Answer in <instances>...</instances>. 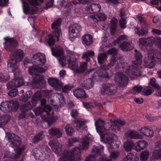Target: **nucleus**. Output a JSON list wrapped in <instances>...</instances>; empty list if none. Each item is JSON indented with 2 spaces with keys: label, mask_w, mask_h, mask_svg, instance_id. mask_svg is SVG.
Segmentation results:
<instances>
[{
  "label": "nucleus",
  "mask_w": 161,
  "mask_h": 161,
  "mask_svg": "<svg viewBox=\"0 0 161 161\" xmlns=\"http://www.w3.org/2000/svg\"><path fill=\"white\" fill-rule=\"evenodd\" d=\"M59 62L62 66H64L68 64L71 69L79 74L83 73L87 69V62H81L78 67L77 58L72 56L61 57L59 59Z\"/></svg>",
  "instance_id": "f257e3e1"
},
{
  "label": "nucleus",
  "mask_w": 161,
  "mask_h": 161,
  "mask_svg": "<svg viewBox=\"0 0 161 161\" xmlns=\"http://www.w3.org/2000/svg\"><path fill=\"white\" fill-rule=\"evenodd\" d=\"M13 58L9 60L7 66V70L9 72H13L15 75L21 74V72L18 68V62L22 60L24 57V52L21 49H17L12 54Z\"/></svg>",
  "instance_id": "f03ea898"
},
{
  "label": "nucleus",
  "mask_w": 161,
  "mask_h": 161,
  "mask_svg": "<svg viewBox=\"0 0 161 161\" xmlns=\"http://www.w3.org/2000/svg\"><path fill=\"white\" fill-rule=\"evenodd\" d=\"M61 22V19L59 18L55 20L51 25V27L53 33L52 34H50L48 36V40L46 44L47 46L51 47L54 45L55 41H59V37L61 33L60 27Z\"/></svg>",
  "instance_id": "7ed1b4c3"
},
{
  "label": "nucleus",
  "mask_w": 161,
  "mask_h": 161,
  "mask_svg": "<svg viewBox=\"0 0 161 161\" xmlns=\"http://www.w3.org/2000/svg\"><path fill=\"white\" fill-rule=\"evenodd\" d=\"M14 79L8 82L7 84L8 89L10 90L8 92V95L10 97H13L16 96L18 94V90L16 87H18L23 86L24 84L23 78L21 74L15 75L14 73Z\"/></svg>",
  "instance_id": "20e7f679"
},
{
  "label": "nucleus",
  "mask_w": 161,
  "mask_h": 161,
  "mask_svg": "<svg viewBox=\"0 0 161 161\" xmlns=\"http://www.w3.org/2000/svg\"><path fill=\"white\" fill-rule=\"evenodd\" d=\"M37 65H33L28 68L29 73L31 75H34L31 82V85L34 86V88H38L43 87L45 86L44 77L43 75L36 74L37 73Z\"/></svg>",
  "instance_id": "39448f33"
},
{
  "label": "nucleus",
  "mask_w": 161,
  "mask_h": 161,
  "mask_svg": "<svg viewBox=\"0 0 161 161\" xmlns=\"http://www.w3.org/2000/svg\"><path fill=\"white\" fill-rule=\"evenodd\" d=\"M107 57L105 53H99L97 57L98 63L100 65V72L98 75L105 78H109L111 76L110 71L109 70V66L104 63L106 60Z\"/></svg>",
  "instance_id": "423d86ee"
},
{
  "label": "nucleus",
  "mask_w": 161,
  "mask_h": 161,
  "mask_svg": "<svg viewBox=\"0 0 161 161\" xmlns=\"http://www.w3.org/2000/svg\"><path fill=\"white\" fill-rule=\"evenodd\" d=\"M50 151V148L45 146L34 148L32 153L35 159L42 161L49 158V155L48 152Z\"/></svg>",
  "instance_id": "0eeeda50"
},
{
  "label": "nucleus",
  "mask_w": 161,
  "mask_h": 161,
  "mask_svg": "<svg viewBox=\"0 0 161 161\" xmlns=\"http://www.w3.org/2000/svg\"><path fill=\"white\" fill-rule=\"evenodd\" d=\"M19 106L18 103L12 100L6 101L2 102L0 105V109L3 112H15L17 111Z\"/></svg>",
  "instance_id": "6e6552de"
},
{
  "label": "nucleus",
  "mask_w": 161,
  "mask_h": 161,
  "mask_svg": "<svg viewBox=\"0 0 161 161\" xmlns=\"http://www.w3.org/2000/svg\"><path fill=\"white\" fill-rule=\"evenodd\" d=\"M6 137L8 140L9 146L13 148L22 146L21 139L20 137L11 132H7Z\"/></svg>",
  "instance_id": "1a4fd4ad"
},
{
  "label": "nucleus",
  "mask_w": 161,
  "mask_h": 161,
  "mask_svg": "<svg viewBox=\"0 0 161 161\" xmlns=\"http://www.w3.org/2000/svg\"><path fill=\"white\" fill-rule=\"evenodd\" d=\"M80 3L86 4L85 10L89 13H96L98 12L101 9V7L99 4L96 3H91L90 0H78Z\"/></svg>",
  "instance_id": "9d476101"
},
{
  "label": "nucleus",
  "mask_w": 161,
  "mask_h": 161,
  "mask_svg": "<svg viewBox=\"0 0 161 161\" xmlns=\"http://www.w3.org/2000/svg\"><path fill=\"white\" fill-rule=\"evenodd\" d=\"M92 136L88 134L86 136L83 137L82 142L80 144V147H75L73 148V154L75 155L78 156V157L80 154V149L86 150L88 149L89 146V142L91 140Z\"/></svg>",
  "instance_id": "9b49d317"
},
{
  "label": "nucleus",
  "mask_w": 161,
  "mask_h": 161,
  "mask_svg": "<svg viewBox=\"0 0 161 161\" xmlns=\"http://www.w3.org/2000/svg\"><path fill=\"white\" fill-rule=\"evenodd\" d=\"M137 18L142 25L141 27H138L136 28V32L139 36H144L147 35L148 33V29L145 18L140 14L137 15Z\"/></svg>",
  "instance_id": "f8f14e48"
},
{
  "label": "nucleus",
  "mask_w": 161,
  "mask_h": 161,
  "mask_svg": "<svg viewBox=\"0 0 161 161\" xmlns=\"http://www.w3.org/2000/svg\"><path fill=\"white\" fill-rule=\"evenodd\" d=\"M4 39L5 41L3 43V45L5 50L9 52H12L14 51L18 44L16 40L13 38L8 36L5 37Z\"/></svg>",
  "instance_id": "ddd939ff"
},
{
  "label": "nucleus",
  "mask_w": 161,
  "mask_h": 161,
  "mask_svg": "<svg viewBox=\"0 0 161 161\" xmlns=\"http://www.w3.org/2000/svg\"><path fill=\"white\" fill-rule=\"evenodd\" d=\"M116 89L115 85L113 83H103L101 88V93L103 95L109 96L115 93Z\"/></svg>",
  "instance_id": "4468645a"
},
{
  "label": "nucleus",
  "mask_w": 161,
  "mask_h": 161,
  "mask_svg": "<svg viewBox=\"0 0 161 161\" xmlns=\"http://www.w3.org/2000/svg\"><path fill=\"white\" fill-rule=\"evenodd\" d=\"M155 37L151 36L147 38H141L139 40V46L141 49L145 51L148 47H152L154 42Z\"/></svg>",
  "instance_id": "2eb2a0df"
},
{
  "label": "nucleus",
  "mask_w": 161,
  "mask_h": 161,
  "mask_svg": "<svg viewBox=\"0 0 161 161\" xmlns=\"http://www.w3.org/2000/svg\"><path fill=\"white\" fill-rule=\"evenodd\" d=\"M26 146L25 145H22L21 147H18L17 148H14V153H11L8 151H4L3 157L4 158H9L13 159H16L19 158L22 152L24 151L25 149Z\"/></svg>",
  "instance_id": "dca6fc26"
},
{
  "label": "nucleus",
  "mask_w": 161,
  "mask_h": 161,
  "mask_svg": "<svg viewBox=\"0 0 161 161\" xmlns=\"http://www.w3.org/2000/svg\"><path fill=\"white\" fill-rule=\"evenodd\" d=\"M100 136L101 138L104 140L106 143L110 144L114 140L118 139L116 135L112 132L106 133V131H97Z\"/></svg>",
  "instance_id": "f3484780"
},
{
  "label": "nucleus",
  "mask_w": 161,
  "mask_h": 161,
  "mask_svg": "<svg viewBox=\"0 0 161 161\" xmlns=\"http://www.w3.org/2000/svg\"><path fill=\"white\" fill-rule=\"evenodd\" d=\"M31 60L34 65L43 66L45 63L46 58L44 54L39 53L33 55Z\"/></svg>",
  "instance_id": "a211bd4d"
},
{
  "label": "nucleus",
  "mask_w": 161,
  "mask_h": 161,
  "mask_svg": "<svg viewBox=\"0 0 161 161\" xmlns=\"http://www.w3.org/2000/svg\"><path fill=\"white\" fill-rule=\"evenodd\" d=\"M69 36L70 38H76L80 35L81 27L77 23L73 24L69 27Z\"/></svg>",
  "instance_id": "6ab92c4d"
},
{
  "label": "nucleus",
  "mask_w": 161,
  "mask_h": 161,
  "mask_svg": "<svg viewBox=\"0 0 161 161\" xmlns=\"http://www.w3.org/2000/svg\"><path fill=\"white\" fill-rule=\"evenodd\" d=\"M114 80L119 86L125 87L127 85L129 79L127 76L122 73L118 72L115 75Z\"/></svg>",
  "instance_id": "aec40b11"
},
{
  "label": "nucleus",
  "mask_w": 161,
  "mask_h": 161,
  "mask_svg": "<svg viewBox=\"0 0 161 161\" xmlns=\"http://www.w3.org/2000/svg\"><path fill=\"white\" fill-rule=\"evenodd\" d=\"M103 147L102 146H94L92 149V152L93 154L87 157L85 161H95L96 157L100 155L103 152Z\"/></svg>",
  "instance_id": "412c9836"
},
{
  "label": "nucleus",
  "mask_w": 161,
  "mask_h": 161,
  "mask_svg": "<svg viewBox=\"0 0 161 161\" xmlns=\"http://www.w3.org/2000/svg\"><path fill=\"white\" fill-rule=\"evenodd\" d=\"M125 73L131 78H135L139 77L141 75L142 72L137 67L131 65L128 67Z\"/></svg>",
  "instance_id": "4be33fe9"
},
{
  "label": "nucleus",
  "mask_w": 161,
  "mask_h": 161,
  "mask_svg": "<svg viewBox=\"0 0 161 161\" xmlns=\"http://www.w3.org/2000/svg\"><path fill=\"white\" fill-rule=\"evenodd\" d=\"M32 108L31 103L30 102L23 104L20 108L21 112L19 114V119H21L27 117V113L28 111L31 110Z\"/></svg>",
  "instance_id": "5701e85b"
},
{
  "label": "nucleus",
  "mask_w": 161,
  "mask_h": 161,
  "mask_svg": "<svg viewBox=\"0 0 161 161\" xmlns=\"http://www.w3.org/2000/svg\"><path fill=\"white\" fill-rule=\"evenodd\" d=\"M49 144L53 150L56 153L60 155L62 151V145L59 143L57 140L50 141Z\"/></svg>",
  "instance_id": "b1692460"
},
{
  "label": "nucleus",
  "mask_w": 161,
  "mask_h": 161,
  "mask_svg": "<svg viewBox=\"0 0 161 161\" xmlns=\"http://www.w3.org/2000/svg\"><path fill=\"white\" fill-rule=\"evenodd\" d=\"M125 123V122L123 120L118 119L116 120L112 125H109L108 131H119L121 126L123 125Z\"/></svg>",
  "instance_id": "393cba45"
},
{
  "label": "nucleus",
  "mask_w": 161,
  "mask_h": 161,
  "mask_svg": "<svg viewBox=\"0 0 161 161\" xmlns=\"http://www.w3.org/2000/svg\"><path fill=\"white\" fill-rule=\"evenodd\" d=\"M75 155L73 154V150L71 153L67 151H64L60 157L59 161H71Z\"/></svg>",
  "instance_id": "a878e982"
},
{
  "label": "nucleus",
  "mask_w": 161,
  "mask_h": 161,
  "mask_svg": "<svg viewBox=\"0 0 161 161\" xmlns=\"http://www.w3.org/2000/svg\"><path fill=\"white\" fill-rule=\"evenodd\" d=\"M74 95L77 98H85L88 97V95L87 94L85 91L81 88H77L73 91Z\"/></svg>",
  "instance_id": "bb28decb"
},
{
  "label": "nucleus",
  "mask_w": 161,
  "mask_h": 161,
  "mask_svg": "<svg viewBox=\"0 0 161 161\" xmlns=\"http://www.w3.org/2000/svg\"><path fill=\"white\" fill-rule=\"evenodd\" d=\"M116 64L115 69L116 70L122 68H124V63L123 62H118L117 61L116 58L114 57L111 59L109 63H108V65L109 66V69L110 67L113 66L114 64Z\"/></svg>",
  "instance_id": "cd10ccee"
},
{
  "label": "nucleus",
  "mask_w": 161,
  "mask_h": 161,
  "mask_svg": "<svg viewBox=\"0 0 161 161\" xmlns=\"http://www.w3.org/2000/svg\"><path fill=\"white\" fill-rule=\"evenodd\" d=\"M95 120V126L96 129V131H108L104 127L105 125V122L104 121L101 119H98V120Z\"/></svg>",
  "instance_id": "c85d7f7f"
},
{
  "label": "nucleus",
  "mask_w": 161,
  "mask_h": 161,
  "mask_svg": "<svg viewBox=\"0 0 161 161\" xmlns=\"http://www.w3.org/2000/svg\"><path fill=\"white\" fill-rule=\"evenodd\" d=\"M23 8L24 12L25 14H33L36 12V10L33 8L31 9L28 3L26 2H23Z\"/></svg>",
  "instance_id": "c756f323"
},
{
  "label": "nucleus",
  "mask_w": 161,
  "mask_h": 161,
  "mask_svg": "<svg viewBox=\"0 0 161 161\" xmlns=\"http://www.w3.org/2000/svg\"><path fill=\"white\" fill-rule=\"evenodd\" d=\"M21 93H23V95L20 97V100L24 102L27 101L31 98L32 95V92L31 91H25V93H24L25 90H21L20 91Z\"/></svg>",
  "instance_id": "7c9ffc66"
},
{
  "label": "nucleus",
  "mask_w": 161,
  "mask_h": 161,
  "mask_svg": "<svg viewBox=\"0 0 161 161\" xmlns=\"http://www.w3.org/2000/svg\"><path fill=\"white\" fill-rule=\"evenodd\" d=\"M51 50L52 55L55 57L61 56L64 54L62 49L60 47L51 48Z\"/></svg>",
  "instance_id": "2f4dec72"
},
{
  "label": "nucleus",
  "mask_w": 161,
  "mask_h": 161,
  "mask_svg": "<svg viewBox=\"0 0 161 161\" xmlns=\"http://www.w3.org/2000/svg\"><path fill=\"white\" fill-rule=\"evenodd\" d=\"M149 58L151 59V62L156 61V59H160V63L161 64V53L158 50L152 51L151 56H149Z\"/></svg>",
  "instance_id": "473e14b6"
},
{
  "label": "nucleus",
  "mask_w": 161,
  "mask_h": 161,
  "mask_svg": "<svg viewBox=\"0 0 161 161\" xmlns=\"http://www.w3.org/2000/svg\"><path fill=\"white\" fill-rule=\"evenodd\" d=\"M42 95L40 92H36L32 96L31 99V106L33 108L35 107L37 103V101L41 98Z\"/></svg>",
  "instance_id": "72a5a7b5"
},
{
  "label": "nucleus",
  "mask_w": 161,
  "mask_h": 161,
  "mask_svg": "<svg viewBox=\"0 0 161 161\" xmlns=\"http://www.w3.org/2000/svg\"><path fill=\"white\" fill-rule=\"evenodd\" d=\"M11 117L8 114H3L0 117V128H3L4 125L10 121ZM4 130V129H3Z\"/></svg>",
  "instance_id": "f704fd0d"
},
{
  "label": "nucleus",
  "mask_w": 161,
  "mask_h": 161,
  "mask_svg": "<svg viewBox=\"0 0 161 161\" xmlns=\"http://www.w3.org/2000/svg\"><path fill=\"white\" fill-rule=\"evenodd\" d=\"M82 42L85 45L88 46L91 45L93 42L92 36L89 34L83 36L82 37Z\"/></svg>",
  "instance_id": "c9c22d12"
},
{
  "label": "nucleus",
  "mask_w": 161,
  "mask_h": 161,
  "mask_svg": "<svg viewBox=\"0 0 161 161\" xmlns=\"http://www.w3.org/2000/svg\"><path fill=\"white\" fill-rule=\"evenodd\" d=\"M135 52L136 60L133 62V64L137 66H138L139 65L141 64L142 55L136 49L135 50Z\"/></svg>",
  "instance_id": "e433bc0d"
},
{
  "label": "nucleus",
  "mask_w": 161,
  "mask_h": 161,
  "mask_svg": "<svg viewBox=\"0 0 161 161\" xmlns=\"http://www.w3.org/2000/svg\"><path fill=\"white\" fill-rule=\"evenodd\" d=\"M125 137L134 139H141L142 136L139 134L137 131H128L125 135Z\"/></svg>",
  "instance_id": "4c0bfd02"
},
{
  "label": "nucleus",
  "mask_w": 161,
  "mask_h": 161,
  "mask_svg": "<svg viewBox=\"0 0 161 161\" xmlns=\"http://www.w3.org/2000/svg\"><path fill=\"white\" fill-rule=\"evenodd\" d=\"M49 84L53 87H57L62 86V84L58 79L55 78H49L48 79Z\"/></svg>",
  "instance_id": "58836bf2"
},
{
  "label": "nucleus",
  "mask_w": 161,
  "mask_h": 161,
  "mask_svg": "<svg viewBox=\"0 0 161 161\" xmlns=\"http://www.w3.org/2000/svg\"><path fill=\"white\" fill-rule=\"evenodd\" d=\"M94 81L91 78H88L86 79L83 83L81 84V86H82L87 89L92 88L94 86Z\"/></svg>",
  "instance_id": "ea45409f"
},
{
  "label": "nucleus",
  "mask_w": 161,
  "mask_h": 161,
  "mask_svg": "<svg viewBox=\"0 0 161 161\" xmlns=\"http://www.w3.org/2000/svg\"><path fill=\"white\" fill-rule=\"evenodd\" d=\"M77 130L82 131H87V127L86 125V123L84 121H80L77 120L76 121V125L75 126Z\"/></svg>",
  "instance_id": "a19ab883"
},
{
  "label": "nucleus",
  "mask_w": 161,
  "mask_h": 161,
  "mask_svg": "<svg viewBox=\"0 0 161 161\" xmlns=\"http://www.w3.org/2000/svg\"><path fill=\"white\" fill-rule=\"evenodd\" d=\"M138 159L136 155L130 153L123 158L122 161H138Z\"/></svg>",
  "instance_id": "79ce46f5"
},
{
  "label": "nucleus",
  "mask_w": 161,
  "mask_h": 161,
  "mask_svg": "<svg viewBox=\"0 0 161 161\" xmlns=\"http://www.w3.org/2000/svg\"><path fill=\"white\" fill-rule=\"evenodd\" d=\"M148 143L144 141H140L136 142V150L139 152L144 149L147 145Z\"/></svg>",
  "instance_id": "37998d69"
},
{
  "label": "nucleus",
  "mask_w": 161,
  "mask_h": 161,
  "mask_svg": "<svg viewBox=\"0 0 161 161\" xmlns=\"http://www.w3.org/2000/svg\"><path fill=\"white\" fill-rule=\"evenodd\" d=\"M151 159L154 161L161 159V149L156 150L154 151Z\"/></svg>",
  "instance_id": "c03bdc74"
},
{
  "label": "nucleus",
  "mask_w": 161,
  "mask_h": 161,
  "mask_svg": "<svg viewBox=\"0 0 161 161\" xmlns=\"http://www.w3.org/2000/svg\"><path fill=\"white\" fill-rule=\"evenodd\" d=\"M134 145V143L133 141H127L124 143L123 147L126 152H129L131 150Z\"/></svg>",
  "instance_id": "a18cd8bd"
},
{
  "label": "nucleus",
  "mask_w": 161,
  "mask_h": 161,
  "mask_svg": "<svg viewBox=\"0 0 161 161\" xmlns=\"http://www.w3.org/2000/svg\"><path fill=\"white\" fill-rule=\"evenodd\" d=\"M94 55L95 53L93 51H88L83 54L82 58L83 59H85L86 62L89 61L90 60V57L94 56Z\"/></svg>",
  "instance_id": "49530a36"
},
{
  "label": "nucleus",
  "mask_w": 161,
  "mask_h": 161,
  "mask_svg": "<svg viewBox=\"0 0 161 161\" xmlns=\"http://www.w3.org/2000/svg\"><path fill=\"white\" fill-rule=\"evenodd\" d=\"M130 43L127 42H124L120 46V47L122 50L124 51H127L130 50Z\"/></svg>",
  "instance_id": "de8ad7c7"
},
{
  "label": "nucleus",
  "mask_w": 161,
  "mask_h": 161,
  "mask_svg": "<svg viewBox=\"0 0 161 161\" xmlns=\"http://www.w3.org/2000/svg\"><path fill=\"white\" fill-rule=\"evenodd\" d=\"M150 85L155 89H159L160 87L158 84L156 82V80L154 77H152L150 80Z\"/></svg>",
  "instance_id": "09e8293b"
},
{
  "label": "nucleus",
  "mask_w": 161,
  "mask_h": 161,
  "mask_svg": "<svg viewBox=\"0 0 161 161\" xmlns=\"http://www.w3.org/2000/svg\"><path fill=\"white\" fill-rule=\"evenodd\" d=\"M30 5L32 6H38L43 2V0H28Z\"/></svg>",
  "instance_id": "8fccbe9b"
},
{
  "label": "nucleus",
  "mask_w": 161,
  "mask_h": 161,
  "mask_svg": "<svg viewBox=\"0 0 161 161\" xmlns=\"http://www.w3.org/2000/svg\"><path fill=\"white\" fill-rule=\"evenodd\" d=\"M149 155V152L147 151L142 152L141 154L140 157L142 160L145 161L147 160Z\"/></svg>",
  "instance_id": "3c124183"
},
{
  "label": "nucleus",
  "mask_w": 161,
  "mask_h": 161,
  "mask_svg": "<svg viewBox=\"0 0 161 161\" xmlns=\"http://www.w3.org/2000/svg\"><path fill=\"white\" fill-rule=\"evenodd\" d=\"M146 119L149 121H153L158 119L160 118L159 116L153 115L151 114H147L145 116Z\"/></svg>",
  "instance_id": "603ef678"
},
{
  "label": "nucleus",
  "mask_w": 161,
  "mask_h": 161,
  "mask_svg": "<svg viewBox=\"0 0 161 161\" xmlns=\"http://www.w3.org/2000/svg\"><path fill=\"white\" fill-rule=\"evenodd\" d=\"M126 24L127 21L125 18H122L119 20V25L120 28L122 29H125L126 27Z\"/></svg>",
  "instance_id": "864d4df0"
},
{
  "label": "nucleus",
  "mask_w": 161,
  "mask_h": 161,
  "mask_svg": "<svg viewBox=\"0 0 161 161\" xmlns=\"http://www.w3.org/2000/svg\"><path fill=\"white\" fill-rule=\"evenodd\" d=\"M107 53L112 55V57L111 58L112 59L114 57H116L115 56L117 53V51L116 48H112L107 51Z\"/></svg>",
  "instance_id": "5fc2aeb1"
},
{
  "label": "nucleus",
  "mask_w": 161,
  "mask_h": 161,
  "mask_svg": "<svg viewBox=\"0 0 161 161\" xmlns=\"http://www.w3.org/2000/svg\"><path fill=\"white\" fill-rule=\"evenodd\" d=\"M49 134L53 137L57 138L60 137L62 135L61 131H50Z\"/></svg>",
  "instance_id": "6e6d98bb"
},
{
  "label": "nucleus",
  "mask_w": 161,
  "mask_h": 161,
  "mask_svg": "<svg viewBox=\"0 0 161 161\" xmlns=\"http://www.w3.org/2000/svg\"><path fill=\"white\" fill-rule=\"evenodd\" d=\"M73 87L74 86L73 85L70 86L69 85L64 86L62 88V92L65 93H67L68 92L71 90Z\"/></svg>",
  "instance_id": "4d7b16f0"
},
{
  "label": "nucleus",
  "mask_w": 161,
  "mask_h": 161,
  "mask_svg": "<svg viewBox=\"0 0 161 161\" xmlns=\"http://www.w3.org/2000/svg\"><path fill=\"white\" fill-rule=\"evenodd\" d=\"M9 79V76L8 75H5L2 73H0V81L1 82H6L8 81Z\"/></svg>",
  "instance_id": "13d9d810"
},
{
  "label": "nucleus",
  "mask_w": 161,
  "mask_h": 161,
  "mask_svg": "<svg viewBox=\"0 0 161 161\" xmlns=\"http://www.w3.org/2000/svg\"><path fill=\"white\" fill-rule=\"evenodd\" d=\"M43 107L41 106L37 108L34 110V112L36 116L40 115L42 113L44 112Z\"/></svg>",
  "instance_id": "bf43d9fd"
},
{
  "label": "nucleus",
  "mask_w": 161,
  "mask_h": 161,
  "mask_svg": "<svg viewBox=\"0 0 161 161\" xmlns=\"http://www.w3.org/2000/svg\"><path fill=\"white\" fill-rule=\"evenodd\" d=\"M97 18L101 21L105 20L107 18V16L104 13H99L97 14Z\"/></svg>",
  "instance_id": "052dcab7"
},
{
  "label": "nucleus",
  "mask_w": 161,
  "mask_h": 161,
  "mask_svg": "<svg viewBox=\"0 0 161 161\" xmlns=\"http://www.w3.org/2000/svg\"><path fill=\"white\" fill-rule=\"evenodd\" d=\"M65 8H68L69 9L66 10L65 12L66 13H70L71 10L73 8V5H72V3L71 2L68 3L66 4H65L64 6Z\"/></svg>",
  "instance_id": "680f3d73"
},
{
  "label": "nucleus",
  "mask_w": 161,
  "mask_h": 161,
  "mask_svg": "<svg viewBox=\"0 0 161 161\" xmlns=\"http://www.w3.org/2000/svg\"><path fill=\"white\" fill-rule=\"evenodd\" d=\"M154 42L158 47L161 50V37H158L155 38Z\"/></svg>",
  "instance_id": "e2e57ef3"
},
{
  "label": "nucleus",
  "mask_w": 161,
  "mask_h": 161,
  "mask_svg": "<svg viewBox=\"0 0 161 161\" xmlns=\"http://www.w3.org/2000/svg\"><path fill=\"white\" fill-rule=\"evenodd\" d=\"M43 137L42 133H39L36 136L34 137V141L37 142L41 140Z\"/></svg>",
  "instance_id": "0e129e2a"
},
{
  "label": "nucleus",
  "mask_w": 161,
  "mask_h": 161,
  "mask_svg": "<svg viewBox=\"0 0 161 161\" xmlns=\"http://www.w3.org/2000/svg\"><path fill=\"white\" fill-rule=\"evenodd\" d=\"M126 38L124 35H121L119 36L116 40H114V42L117 44L119 43L121 41H123Z\"/></svg>",
  "instance_id": "69168bd1"
},
{
  "label": "nucleus",
  "mask_w": 161,
  "mask_h": 161,
  "mask_svg": "<svg viewBox=\"0 0 161 161\" xmlns=\"http://www.w3.org/2000/svg\"><path fill=\"white\" fill-rule=\"evenodd\" d=\"M79 141V139L77 138H73L68 140V146L69 147L72 146L73 144L76 142Z\"/></svg>",
  "instance_id": "338daca9"
},
{
  "label": "nucleus",
  "mask_w": 161,
  "mask_h": 161,
  "mask_svg": "<svg viewBox=\"0 0 161 161\" xmlns=\"http://www.w3.org/2000/svg\"><path fill=\"white\" fill-rule=\"evenodd\" d=\"M142 89V87L141 86H134L132 88V90L134 92H141Z\"/></svg>",
  "instance_id": "774afa93"
}]
</instances>
